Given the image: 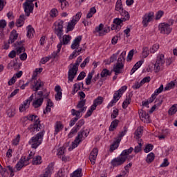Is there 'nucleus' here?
<instances>
[{
	"instance_id": "f257e3e1",
	"label": "nucleus",
	"mask_w": 177,
	"mask_h": 177,
	"mask_svg": "<svg viewBox=\"0 0 177 177\" xmlns=\"http://www.w3.org/2000/svg\"><path fill=\"white\" fill-rule=\"evenodd\" d=\"M64 24V21L59 20L55 28V34H56V35H57V37H59V39L60 40L59 42H62V46H63V45H67L68 42L71 41V36L67 35H64L62 39V35H63Z\"/></svg>"
},
{
	"instance_id": "f03ea898",
	"label": "nucleus",
	"mask_w": 177,
	"mask_h": 177,
	"mask_svg": "<svg viewBox=\"0 0 177 177\" xmlns=\"http://www.w3.org/2000/svg\"><path fill=\"white\" fill-rule=\"evenodd\" d=\"M82 40V37L78 36L73 41L71 48L73 49L74 51L72 54L69 56V59L73 60L77 56H80L84 50H85L82 47H80V44H81V41Z\"/></svg>"
},
{
	"instance_id": "7ed1b4c3",
	"label": "nucleus",
	"mask_w": 177,
	"mask_h": 177,
	"mask_svg": "<svg viewBox=\"0 0 177 177\" xmlns=\"http://www.w3.org/2000/svg\"><path fill=\"white\" fill-rule=\"evenodd\" d=\"M45 131L41 130V131L39 132L30 139L28 144L30 145L32 149H37L38 146L42 143Z\"/></svg>"
},
{
	"instance_id": "20e7f679",
	"label": "nucleus",
	"mask_w": 177,
	"mask_h": 177,
	"mask_svg": "<svg viewBox=\"0 0 177 177\" xmlns=\"http://www.w3.org/2000/svg\"><path fill=\"white\" fill-rule=\"evenodd\" d=\"M38 116L35 115H31L30 116H26L24 118V120H28L29 121H35L34 124H31L28 129L30 131V132H39L42 129V125L39 123V120H38Z\"/></svg>"
},
{
	"instance_id": "39448f33",
	"label": "nucleus",
	"mask_w": 177,
	"mask_h": 177,
	"mask_svg": "<svg viewBox=\"0 0 177 177\" xmlns=\"http://www.w3.org/2000/svg\"><path fill=\"white\" fill-rule=\"evenodd\" d=\"M48 96H49V93L44 94V91H39L37 93V96L35 97L32 106L35 109H38L42 106L44 103V99H48Z\"/></svg>"
},
{
	"instance_id": "423d86ee",
	"label": "nucleus",
	"mask_w": 177,
	"mask_h": 177,
	"mask_svg": "<svg viewBox=\"0 0 177 177\" xmlns=\"http://www.w3.org/2000/svg\"><path fill=\"white\" fill-rule=\"evenodd\" d=\"M164 64H165V57L164 55L160 54L158 55L156 58V62L154 64L153 71L156 74L164 70Z\"/></svg>"
},
{
	"instance_id": "0eeeda50",
	"label": "nucleus",
	"mask_w": 177,
	"mask_h": 177,
	"mask_svg": "<svg viewBox=\"0 0 177 177\" xmlns=\"http://www.w3.org/2000/svg\"><path fill=\"white\" fill-rule=\"evenodd\" d=\"M127 89H128V86H123L118 91H117L113 95V99L108 104L107 108L110 109V107H113V106H114V104H115L117 102L120 100V97L122 96V94L126 91Z\"/></svg>"
},
{
	"instance_id": "6e6552de",
	"label": "nucleus",
	"mask_w": 177,
	"mask_h": 177,
	"mask_svg": "<svg viewBox=\"0 0 177 177\" xmlns=\"http://www.w3.org/2000/svg\"><path fill=\"white\" fill-rule=\"evenodd\" d=\"M171 26H174V20H171L169 24L165 22L160 24L158 28L160 34L169 35L172 32V27Z\"/></svg>"
},
{
	"instance_id": "1a4fd4ad",
	"label": "nucleus",
	"mask_w": 177,
	"mask_h": 177,
	"mask_svg": "<svg viewBox=\"0 0 177 177\" xmlns=\"http://www.w3.org/2000/svg\"><path fill=\"white\" fill-rule=\"evenodd\" d=\"M35 78H37V77L33 75L31 80L30 88L32 89V91H34V92H35V93H37V92H38L41 88H44V84L41 80H37Z\"/></svg>"
},
{
	"instance_id": "9d476101",
	"label": "nucleus",
	"mask_w": 177,
	"mask_h": 177,
	"mask_svg": "<svg viewBox=\"0 0 177 177\" xmlns=\"http://www.w3.org/2000/svg\"><path fill=\"white\" fill-rule=\"evenodd\" d=\"M85 131L84 130H81L77 136L75 138V140L72 142V147H69V151L71 150H74L75 147H78V145L82 142V138H84V134Z\"/></svg>"
},
{
	"instance_id": "9b49d317",
	"label": "nucleus",
	"mask_w": 177,
	"mask_h": 177,
	"mask_svg": "<svg viewBox=\"0 0 177 177\" xmlns=\"http://www.w3.org/2000/svg\"><path fill=\"white\" fill-rule=\"evenodd\" d=\"M35 0H26V2L23 4L26 16L28 17L30 16V13L34 10V3H32Z\"/></svg>"
},
{
	"instance_id": "f8f14e48",
	"label": "nucleus",
	"mask_w": 177,
	"mask_h": 177,
	"mask_svg": "<svg viewBox=\"0 0 177 177\" xmlns=\"http://www.w3.org/2000/svg\"><path fill=\"white\" fill-rule=\"evenodd\" d=\"M104 27V25L103 24H100L98 26L95 27V30H93V34H95V35H99V37H103V35H106L109 31V28H103Z\"/></svg>"
},
{
	"instance_id": "ddd939ff",
	"label": "nucleus",
	"mask_w": 177,
	"mask_h": 177,
	"mask_svg": "<svg viewBox=\"0 0 177 177\" xmlns=\"http://www.w3.org/2000/svg\"><path fill=\"white\" fill-rule=\"evenodd\" d=\"M85 124V120L84 119L80 120L76 125L71 129V132L68 135V138H71L75 135V133H77L80 129H81V127L82 125Z\"/></svg>"
},
{
	"instance_id": "4468645a",
	"label": "nucleus",
	"mask_w": 177,
	"mask_h": 177,
	"mask_svg": "<svg viewBox=\"0 0 177 177\" xmlns=\"http://www.w3.org/2000/svg\"><path fill=\"white\" fill-rule=\"evenodd\" d=\"M115 10L116 12H118L120 15L122 16H128L129 15V13L128 11L124 10V7L122 6V0H118L116 1L115 6Z\"/></svg>"
},
{
	"instance_id": "2eb2a0df",
	"label": "nucleus",
	"mask_w": 177,
	"mask_h": 177,
	"mask_svg": "<svg viewBox=\"0 0 177 177\" xmlns=\"http://www.w3.org/2000/svg\"><path fill=\"white\" fill-rule=\"evenodd\" d=\"M32 99H34V94H32L28 99L23 102V103L19 106L20 113L26 111V110L30 107V103L32 102Z\"/></svg>"
},
{
	"instance_id": "dca6fc26",
	"label": "nucleus",
	"mask_w": 177,
	"mask_h": 177,
	"mask_svg": "<svg viewBox=\"0 0 177 177\" xmlns=\"http://www.w3.org/2000/svg\"><path fill=\"white\" fill-rule=\"evenodd\" d=\"M153 19H154V12H151L145 14L142 17V24L144 27H147V26H149V24L151 21H153Z\"/></svg>"
},
{
	"instance_id": "f3484780",
	"label": "nucleus",
	"mask_w": 177,
	"mask_h": 177,
	"mask_svg": "<svg viewBox=\"0 0 177 177\" xmlns=\"http://www.w3.org/2000/svg\"><path fill=\"white\" fill-rule=\"evenodd\" d=\"M77 73H78V68L73 66V64H71L69 71L68 72V81L73 82V81H74V78H75V75H77Z\"/></svg>"
},
{
	"instance_id": "a211bd4d",
	"label": "nucleus",
	"mask_w": 177,
	"mask_h": 177,
	"mask_svg": "<svg viewBox=\"0 0 177 177\" xmlns=\"http://www.w3.org/2000/svg\"><path fill=\"white\" fill-rule=\"evenodd\" d=\"M127 156H120L118 158H115L112 161L111 164L113 167H118L119 165H122L125 161H127Z\"/></svg>"
},
{
	"instance_id": "6ab92c4d",
	"label": "nucleus",
	"mask_w": 177,
	"mask_h": 177,
	"mask_svg": "<svg viewBox=\"0 0 177 177\" xmlns=\"http://www.w3.org/2000/svg\"><path fill=\"white\" fill-rule=\"evenodd\" d=\"M71 114L72 115L75 116V118H73L70 122V127H73V125H75V123L82 117V115L80 114V111H77L75 109L71 110Z\"/></svg>"
},
{
	"instance_id": "aec40b11",
	"label": "nucleus",
	"mask_w": 177,
	"mask_h": 177,
	"mask_svg": "<svg viewBox=\"0 0 177 177\" xmlns=\"http://www.w3.org/2000/svg\"><path fill=\"white\" fill-rule=\"evenodd\" d=\"M55 164L53 162L50 163L45 169L44 174H41L39 177H50L53 172Z\"/></svg>"
},
{
	"instance_id": "412c9836",
	"label": "nucleus",
	"mask_w": 177,
	"mask_h": 177,
	"mask_svg": "<svg viewBox=\"0 0 177 177\" xmlns=\"http://www.w3.org/2000/svg\"><path fill=\"white\" fill-rule=\"evenodd\" d=\"M138 114L142 122H145L146 124L150 122V115H149V113H146L145 111L141 109L139 111Z\"/></svg>"
},
{
	"instance_id": "4be33fe9",
	"label": "nucleus",
	"mask_w": 177,
	"mask_h": 177,
	"mask_svg": "<svg viewBox=\"0 0 177 177\" xmlns=\"http://www.w3.org/2000/svg\"><path fill=\"white\" fill-rule=\"evenodd\" d=\"M97 153H99L97 148H94L89 155V160L92 165H95V162H96V158H97Z\"/></svg>"
},
{
	"instance_id": "5701e85b",
	"label": "nucleus",
	"mask_w": 177,
	"mask_h": 177,
	"mask_svg": "<svg viewBox=\"0 0 177 177\" xmlns=\"http://www.w3.org/2000/svg\"><path fill=\"white\" fill-rule=\"evenodd\" d=\"M28 165V163L26 162V157H21L19 161L17 163L15 168L17 171H20L23 167H26Z\"/></svg>"
},
{
	"instance_id": "b1692460",
	"label": "nucleus",
	"mask_w": 177,
	"mask_h": 177,
	"mask_svg": "<svg viewBox=\"0 0 177 177\" xmlns=\"http://www.w3.org/2000/svg\"><path fill=\"white\" fill-rule=\"evenodd\" d=\"M122 70H124V64L116 63L113 66V71L115 72V75H118V74H122Z\"/></svg>"
},
{
	"instance_id": "393cba45",
	"label": "nucleus",
	"mask_w": 177,
	"mask_h": 177,
	"mask_svg": "<svg viewBox=\"0 0 177 177\" xmlns=\"http://www.w3.org/2000/svg\"><path fill=\"white\" fill-rule=\"evenodd\" d=\"M18 37L19 33H17V31H16V30H12L10 34L8 44H13L17 39Z\"/></svg>"
},
{
	"instance_id": "a878e982",
	"label": "nucleus",
	"mask_w": 177,
	"mask_h": 177,
	"mask_svg": "<svg viewBox=\"0 0 177 177\" xmlns=\"http://www.w3.org/2000/svg\"><path fill=\"white\" fill-rule=\"evenodd\" d=\"M123 18H116L113 19L114 24H116V26H121L124 21H127V20H129V15H125L122 16Z\"/></svg>"
},
{
	"instance_id": "bb28decb",
	"label": "nucleus",
	"mask_w": 177,
	"mask_h": 177,
	"mask_svg": "<svg viewBox=\"0 0 177 177\" xmlns=\"http://www.w3.org/2000/svg\"><path fill=\"white\" fill-rule=\"evenodd\" d=\"M85 103H86V100H80L77 104V109H80L77 111H80V114H81V113H84V111H86V106H85Z\"/></svg>"
},
{
	"instance_id": "cd10ccee",
	"label": "nucleus",
	"mask_w": 177,
	"mask_h": 177,
	"mask_svg": "<svg viewBox=\"0 0 177 177\" xmlns=\"http://www.w3.org/2000/svg\"><path fill=\"white\" fill-rule=\"evenodd\" d=\"M103 103V98L102 97H97L95 100L93 101V105H91V109L93 110H96V107L97 106H100V104H102Z\"/></svg>"
},
{
	"instance_id": "c85d7f7f",
	"label": "nucleus",
	"mask_w": 177,
	"mask_h": 177,
	"mask_svg": "<svg viewBox=\"0 0 177 177\" xmlns=\"http://www.w3.org/2000/svg\"><path fill=\"white\" fill-rule=\"evenodd\" d=\"M127 55V52L123 51L120 55L119 57L118 58V64H124L125 63V56Z\"/></svg>"
},
{
	"instance_id": "c756f323",
	"label": "nucleus",
	"mask_w": 177,
	"mask_h": 177,
	"mask_svg": "<svg viewBox=\"0 0 177 177\" xmlns=\"http://www.w3.org/2000/svg\"><path fill=\"white\" fill-rule=\"evenodd\" d=\"M32 165H40L42 164V157L41 156H36L32 160Z\"/></svg>"
},
{
	"instance_id": "7c9ffc66",
	"label": "nucleus",
	"mask_w": 177,
	"mask_h": 177,
	"mask_svg": "<svg viewBox=\"0 0 177 177\" xmlns=\"http://www.w3.org/2000/svg\"><path fill=\"white\" fill-rule=\"evenodd\" d=\"M81 88L82 89H84V83L83 82L75 83L73 85V94L77 93V92L79 91L80 89H81Z\"/></svg>"
},
{
	"instance_id": "2f4dec72",
	"label": "nucleus",
	"mask_w": 177,
	"mask_h": 177,
	"mask_svg": "<svg viewBox=\"0 0 177 177\" xmlns=\"http://www.w3.org/2000/svg\"><path fill=\"white\" fill-rule=\"evenodd\" d=\"M63 129V124H62V122H57L55 125V133L54 135H57L60 131Z\"/></svg>"
},
{
	"instance_id": "473e14b6",
	"label": "nucleus",
	"mask_w": 177,
	"mask_h": 177,
	"mask_svg": "<svg viewBox=\"0 0 177 177\" xmlns=\"http://www.w3.org/2000/svg\"><path fill=\"white\" fill-rule=\"evenodd\" d=\"M62 42H59L57 46V50L56 51H54L51 55L50 56V57L55 59L56 57V56H57V55H59V53H60V50H62Z\"/></svg>"
},
{
	"instance_id": "72a5a7b5",
	"label": "nucleus",
	"mask_w": 177,
	"mask_h": 177,
	"mask_svg": "<svg viewBox=\"0 0 177 177\" xmlns=\"http://www.w3.org/2000/svg\"><path fill=\"white\" fill-rule=\"evenodd\" d=\"M127 132H128V128H127V127H124V131H121L118 136V143H120L121 142V140L122 139V138H124V136H125V135H127Z\"/></svg>"
},
{
	"instance_id": "f704fd0d",
	"label": "nucleus",
	"mask_w": 177,
	"mask_h": 177,
	"mask_svg": "<svg viewBox=\"0 0 177 177\" xmlns=\"http://www.w3.org/2000/svg\"><path fill=\"white\" fill-rule=\"evenodd\" d=\"M24 20H26V15L24 14L20 15L19 19L16 22L17 27H21L24 24Z\"/></svg>"
},
{
	"instance_id": "c9c22d12",
	"label": "nucleus",
	"mask_w": 177,
	"mask_h": 177,
	"mask_svg": "<svg viewBox=\"0 0 177 177\" xmlns=\"http://www.w3.org/2000/svg\"><path fill=\"white\" fill-rule=\"evenodd\" d=\"M27 37L28 38H32L34 37V32H35V30L31 27V26H28L27 27Z\"/></svg>"
},
{
	"instance_id": "e433bc0d",
	"label": "nucleus",
	"mask_w": 177,
	"mask_h": 177,
	"mask_svg": "<svg viewBox=\"0 0 177 177\" xmlns=\"http://www.w3.org/2000/svg\"><path fill=\"white\" fill-rule=\"evenodd\" d=\"M118 122H120L118 120H115L111 123V125L109 127V131L111 132H113V131H114V129H115V128L118 127Z\"/></svg>"
},
{
	"instance_id": "4c0bfd02",
	"label": "nucleus",
	"mask_w": 177,
	"mask_h": 177,
	"mask_svg": "<svg viewBox=\"0 0 177 177\" xmlns=\"http://www.w3.org/2000/svg\"><path fill=\"white\" fill-rule=\"evenodd\" d=\"M75 24H77V22L73 19L68 22L67 26V32H68V31H73V30H74V27H75Z\"/></svg>"
},
{
	"instance_id": "58836bf2",
	"label": "nucleus",
	"mask_w": 177,
	"mask_h": 177,
	"mask_svg": "<svg viewBox=\"0 0 177 177\" xmlns=\"http://www.w3.org/2000/svg\"><path fill=\"white\" fill-rule=\"evenodd\" d=\"M82 169H77L73 174H71V177H82Z\"/></svg>"
},
{
	"instance_id": "ea45409f",
	"label": "nucleus",
	"mask_w": 177,
	"mask_h": 177,
	"mask_svg": "<svg viewBox=\"0 0 177 177\" xmlns=\"http://www.w3.org/2000/svg\"><path fill=\"white\" fill-rule=\"evenodd\" d=\"M133 151V147H130L128 149H124V151H122L120 155L122 157H127V156H129V154H131V153H132Z\"/></svg>"
},
{
	"instance_id": "a19ab883",
	"label": "nucleus",
	"mask_w": 177,
	"mask_h": 177,
	"mask_svg": "<svg viewBox=\"0 0 177 177\" xmlns=\"http://www.w3.org/2000/svg\"><path fill=\"white\" fill-rule=\"evenodd\" d=\"M109 75H111V73L108 69H103L100 73L101 78H106V77H109Z\"/></svg>"
},
{
	"instance_id": "79ce46f5",
	"label": "nucleus",
	"mask_w": 177,
	"mask_h": 177,
	"mask_svg": "<svg viewBox=\"0 0 177 177\" xmlns=\"http://www.w3.org/2000/svg\"><path fill=\"white\" fill-rule=\"evenodd\" d=\"M115 60H117V57L113 54L110 57L109 60L106 59L104 61V62H105V64H111V63H114V62H115Z\"/></svg>"
},
{
	"instance_id": "37998d69",
	"label": "nucleus",
	"mask_w": 177,
	"mask_h": 177,
	"mask_svg": "<svg viewBox=\"0 0 177 177\" xmlns=\"http://www.w3.org/2000/svg\"><path fill=\"white\" fill-rule=\"evenodd\" d=\"M131 104V97H127L122 103V109H127Z\"/></svg>"
},
{
	"instance_id": "c03bdc74",
	"label": "nucleus",
	"mask_w": 177,
	"mask_h": 177,
	"mask_svg": "<svg viewBox=\"0 0 177 177\" xmlns=\"http://www.w3.org/2000/svg\"><path fill=\"white\" fill-rule=\"evenodd\" d=\"M119 146H120V142H118V139H116V140L111 146L110 151L113 152L114 150H116V149H118Z\"/></svg>"
},
{
	"instance_id": "a18cd8bd",
	"label": "nucleus",
	"mask_w": 177,
	"mask_h": 177,
	"mask_svg": "<svg viewBox=\"0 0 177 177\" xmlns=\"http://www.w3.org/2000/svg\"><path fill=\"white\" fill-rule=\"evenodd\" d=\"M177 111V104L173 105L168 111L169 115H174Z\"/></svg>"
},
{
	"instance_id": "49530a36",
	"label": "nucleus",
	"mask_w": 177,
	"mask_h": 177,
	"mask_svg": "<svg viewBox=\"0 0 177 177\" xmlns=\"http://www.w3.org/2000/svg\"><path fill=\"white\" fill-rule=\"evenodd\" d=\"M95 13H96V8L95 7H92L91 8H90L89 12L86 15L87 19H91V17H92L95 15Z\"/></svg>"
},
{
	"instance_id": "de8ad7c7",
	"label": "nucleus",
	"mask_w": 177,
	"mask_h": 177,
	"mask_svg": "<svg viewBox=\"0 0 177 177\" xmlns=\"http://www.w3.org/2000/svg\"><path fill=\"white\" fill-rule=\"evenodd\" d=\"M142 133H143V127H138L135 131L137 139H139L142 136Z\"/></svg>"
},
{
	"instance_id": "09e8293b",
	"label": "nucleus",
	"mask_w": 177,
	"mask_h": 177,
	"mask_svg": "<svg viewBox=\"0 0 177 177\" xmlns=\"http://www.w3.org/2000/svg\"><path fill=\"white\" fill-rule=\"evenodd\" d=\"M134 153H138L142 151V141L138 140V145L134 148Z\"/></svg>"
},
{
	"instance_id": "8fccbe9b",
	"label": "nucleus",
	"mask_w": 177,
	"mask_h": 177,
	"mask_svg": "<svg viewBox=\"0 0 177 177\" xmlns=\"http://www.w3.org/2000/svg\"><path fill=\"white\" fill-rule=\"evenodd\" d=\"M154 153L153 152H151L150 153H149L147 156V159L146 161L147 162H152L154 160Z\"/></svg>"
},
{
	"instance_id": "3c124183",
	"label": "nucleus",
	"mask_w": 177,
	"mask_h": 177,
	"mask_svg": "<svg viewBox=\"0 0 177 177\" xmlns=\"http://www.w3.org/2000/svg\"><path fill=\"white\" fill-rule=\"evenodd\" d=\"M174 88H175V82H171L166 85L165 87V91H171V89H174Z\"/></svg>"
},
{
	"instance_id": "603ef678",
	"label": "nucleus",
	"mask_w": 177,
	"mask_h": 177,
	"mask_svg": "<svg viewBox=\"0 0 177 177\" xmlns=\"http://www.w3.org/2000/svg\"><path fill=\"white\" fill-rule=\"evenodd\" d=\"M82 16V12H78L75 16H74L72 19V20L75 21V23H78L80 21V19H81V17Z\"/></svg>"
},
{
	"instance_id": "864d4df0",
	"label": "nucleus",
	"mask_w": 177,
	"mask_h": 177,
	"mask_svg": "<svg viewBox=\"0 0 177 177\" xmlns=\"http://www.w3.org/2000/svg\"><path fill=\"white\" fill-rule=\"evenodd\" d=\"M50 16L51 17H57V16H59V10L56 8H53L50 12Z\"/></svg>"
},
{
	"instance_id": "5fc2aeb1",
	"label": "nucleus",
	"mask_w": 177,
	"mask_h": 177,
	"mask_svg": "<svg viewBox=\"0 0 177 177\" xmlns=\"http://www.w3.org/2000/svg\"><path fill=\"white\" fill-rule=\"evenodd\" d=\"M158 49H160V45L158 44H153L152 47L150 48V53H156L157 50H158Z\"/></svg>"
},
{
	"instance_id": "6e6d98bb",
	"label": "nucleus",
	"mask_w": 177,
	"mask_h": 177,
	"mask_svg": "<svg viewBox=\"0 0 177 177\" xmlns=\"http://www.w3.org/2000/svg\"><path fill=\"white\" fill-rule=\"evenodd\" d=\"M164 91V85L161 84L160 86L155 90L153 95H155V96H158V95H160V93H161V92H162Z\"/></svg>"
},
{
	"instance_id": "4d7b16f0",
	"label": "nucleus",
	"mask_w": 177,
	"mask_h": 177,
	"mask_svg": "<svg viewBox=\"0 0 177 177\" xmlns=\"http://www.w3.org/2000/svg\"><path fill=\"white\" fill-rule=\"evenodd\" d=\"M154 146H153V145L151 144H148L147 145H146L144 151L145 153H150V151H151V150H153Z\"/></svg>"
},
{
	"instance_id": "13d9d810",
	"label": "nucleus",
	"mask_w": 177,
	"mask_h": 177,
	"mask_svg": "<svg viewBox=\"0 0 177 177\" xmlns=\"http://www.w3.org/2000/svg\"><path fill=\"white\" fill-rule=\"evenodd\" d=\"M34 156H35V153L30 151L28 157L26 158H25V162H26V164H29L28 161H30L31 158H34Z\"/></svg>"
},
{
	"instance_id": "bf43d9fd",
	"label": "nucleus",
	"mask_w": 177,
	"mask_h": 177,
	"mask_svg": "<svg viewBox=\"0 0 177 177\" xmlns=\"http://www.w3.org/2000/svg\"><path fill=\"white\" fill-rule=\"evenodd\" d=\"M59 3H61V9L62 10H64V9H67V8H68V6H70V4L67 2V1H62Z\"/></svg>"
},
{
	"instance_id": "052dcab7",
	"label": "nucleus",
	"mask_w": 177,
	"mask_h": 177,
	"mask_svg": "<svg viewBox=\"0 0 177 177\" xmlns=\"http://www.w3.org/2000/svg\"><path fill=\"white\" fill-rule=\"evenodd\" d=\"M17 55H20V53H23V52L26 51V48L22 46H19L16 48Z\"/></svg>"
},
{
	"instance_id": "680f3d73",
	"label": "nucleus",
	"mask_w": 177,
	"mask_h": 177,
	"mask_svg": "<svg viewBox=\"0 0 177 177\" xmlns=\"http://www.w3.org/2000/svg\"><path fill=\"white\" fill-rule=\"evenodd\" d=\"M81 62H82V56H80V57L77 59V60H76L75 64H73V67H77V68H78V66H80V64L81 63Z\"/></svg>"
},
{
	"instance_id": "e2e57ef3",
	"label": "nucleus",
	"mask_w": 177,
	"mask_h": 177,
	"mask_svg": "<svg viewBox=\"0 0 177 177\" xmlns=\"http://www.w3.org/2000/svg\"><path fill=\"white\" fill-rule=\"evenodd\" d=\"M89 60H90L89 57H87L84 60V62L80 64V67H81L82 68H85V66H86V64H88V63H89Z\"/></svg>"
},
{
	"instance_id": "0e129e2a",
	"label": "nucleus",
	"mask_w": 177,
	"mask_h": 177,
	"mask_svg": "<svg viewBox=\"0 0 177 177\" xmlns=\"http://www.w3.org/2000/svg\"><path fill=\"white\" fill-rule=\"evenodd\" d=\"M20 142V136L18 134L17 137L12 140V145L17 146Z\"/></svg>"
},
{
	"instance_id": "69168bd1",
	"label": "nucleus",
	"mask_w": 177,
	"mask_h": 177,
	"mask_svg": "<svg viewBox=\"0 0 177 177\" xmlns=\"http://www.w3.org/2000/svg\"><path fill=\"white\" fill-rule=\"evenodd\" d=\"M85 77H86V73H85L84 71H82L78 75L77 80V81H81V80H84Z\"/></svg>"
},
{
	"instance_id": "338daca9",
	"label": "nucleus",
	"mask_w": 177,
	"mask_h": 177,
	"mask_svg": "<svg viewBox=\"0 0 177 177\" xmlns=\"http://www.w3.org/2000/svg\"><path fill=\"white\" fill-rule=\"evenodd\" d=\"M143 84H142V82L139 83V82H137L134 84V85L132 86L133 89H139L140 86H142Z\"/></svg>"
},
{
	"instance_id": "774afa93",
	"label": "nucleus",
	"mask_w": 177,
	"mask_h": 177,
	"mask_svg": "<svg viewBox=\"0 0 177 177\" xmlns=\"http://www.w3.org/2000/svg\"><path fill=\"white\" fill-rule=\"evenodd\" d=\"M6 21L5 19L0 20V28L1 30H3L5 27H6Z\"/></svg>"
}]
</instances>
